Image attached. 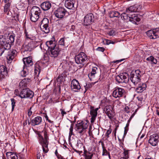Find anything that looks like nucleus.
<instances>
[{
  "label": "nucleus",
  "mask_w": 159,
  "mask_h": 159,
  "mask_svg": "<svg viewBox=\"0 0 159 159\" xmlns=\"http://www.w3.org/2000/svg\"><path fill=\"white\" fill-rule=\"evenodd\" d=\"M66 76L67 75L66 72L64 71L59 76L61 77L62 78H63V79H65Z\"/></svg>",
  "instance_id": "43"
},
{
  "label": "nucleus",
  "mask_w": 159,
  "mask_h": 159,
  "mask_svg": "<svg viewBox=\"0 0 159 159\" xmlns=\"http://www.w3.org/2000/svg\"><path fill=\"white\" fill-rule=\"evenodd\" d=\"M49 20L47 18H44L42 21V23L40 26H44L46 25H48Z\"/></svg>",
  "instance_id": "35"
},
{
  "label": "nucleus",
  "mask_w": 159,
  "mask_h": 159,
  "mask_svg": "<svg viewBox=\"0 0 159 159\" xmlns=\"http://www.w3.org/2000/svg\"><path fill=\"white\" fill-rule=\"evenodd\" d=\"M127 130L128 129H126V128H125L124 135L126 134Z\"/></svg>",
  "instance_id": "59"
},
{
  "label": "nucleus",
  "mask_w": 159,
  "mask_h": 159,
  "mask_svg": "<svg viewBox=\"0 0 159 159\" xmlns=\"http://www.w3.org/2000/svg\"><path fill=\"white\" fill-rule=\"evenodd\" d=\"M125 93V91L123 89L116 87L113 92L112 95L113 97L117 98L122 97Z\"/></svg>",
  "instance_id": "10"
},
{
  "label": "nucleus",
  "mask_w": 159,
  "mask_h": 159,
  "mask_svg": "<svg viewBox=\"0 0 159 159\" xmlns=\"http://www.w3.org/2000/svg\"><path fill=\"white\" fill-rule=\"evenodd\" d=\"M46 44L48 47V51L55 48L56 47H59L58 45L57 44L56 42L54 40L47 41L46 42Z\"/></svg>",
  "instance_id": "20"
},
{
  "label": "nucleus",
  "mask_w": 159,
  "mask_h": 159,
  "mask_svg": "<svg viewBox=\"0 0 159 159\" xmlns=\"http://www.w3.org/2000/svg\"><path fill=\"white\" fill-rule=\"evenodd\" d=\"M34 1V0H28L29 2L30 3L33 2Z\"/></svg>",
  "instance_id": "60"
},
{
  "label": "nucleus",
  "mask_w": 159,
  "mask_h": 159,
  "mask_svg": "<svg viewBox=\"0 0 159 159\" xmlns=\"http://www.w3.org/2000/svg\"><path fill=\"white\" fill-rule=\"evenodd\" d=\"M5 49H4L2 47H0V56H1L3 53L4 52Z\"/></svg>",
  "instance_id": "49"
},
{
  "label": "nucleus",
  "mask_w": 159,
  "mask_h": 159,
  "mask_svg": "<svg viewBox=\"0 0 159 159\" xmlns=\"http://www.w3.org/2000/svg\"><path fill=\"white\" fill-rule=\"evenodd\" d=\"M64 39L62 38L58 42V46H59V45L64 46Z\"/></svg>",
  "instance_id": "41"
},
{
  "label": "nucleus",
  "mask_w": 159,
  "mask_h": 159,
  "mask_svg": "<svg viewBox=\"0 0 159 159\" xmlns=\"http://www.w3.org/2000/svg\"><path fill=\"white\" fill-rule=\"evenodd\" d=\"M64 80H65V79L59 76H58L57 78V82L59 84H61L62 82Z\"/></svg>",
  "instance_id": "39"
},
{
  "label": "nucleus",
  "mask_w": 159,
  "mask_h": 159,
  "mask_svg": "<svg viewBox=\"0 0 159 159\" xmlns=\"http://www.w3.org/2000/svg\"><path fill=\"white\" fill-rule=\"evenodd\" d=\"M112 109V108L111 106H108L105 107L104 110L109 118L111 120L113 117V111Z\"/></svg>",
  "instance_id": "18"
},
{
  "label": "nucleus",
  "mask_w": 159,
  "mask_h": 159,
  "mask_svg": "<svg viewBox=\"0 0 159 159\" xmlns=\"http://www.w3.org/2000/svg\"><path fill=\"white\" fill-rule=\"evenodd\" d=\"M14 153L11 152H7L6 153V156L7 158L8 159H11V157H12V156L13 155V154Z\"/></svg>",
  "instance_id": "38"
},
{
  "label": "nucleus",
  "mask_w": 159,
  "mask_h": 159,
  "mask_svg": "<svg viewBox=\"0 0 159 159\" xmlns=\"http://www.w3.org/2000/svg\"><path fill=\"white\" fill-rule=\"evenodd\" d=\"M115 30H112L108 32V34L110 35H114L115 34Z\"/></svg>",
  "instance_id": "45"
},
{
  "label": "nucleus",
  "mask_w": 159,
  "mask_h": 159,
  "mask_svg": "<svg viewBox=\"0 0 159 159\" xmlns=\"http://www.w3.org/2000/svg\"><path fill=\"white\" fill-rule=\"evenodd\" d=\"M61 51V50L59 47H56L55 48L48 51L49 55L52 57L55 58L58 56Z\"/></svg>",
  "instance_id": "14"
},
{
  "label": "nucleus",
  "mask_w": 159,
  "mask_h": 159,
  "mask_svg": "<svg viewBox=\"0 0 159 159\" xmlns=\"http://www.w3.org/2000/svg\"><path fill=\"white\" fill-rule=\"evenodd\" d=\"M74 5V0H65V7L70 9H72Z\"/></svg>",
  "instance_id": "21"
},
{
  "label": "nucleus",
  "mask_w": 159,
  "mask_h": 159,
  "mask_svg": "<svg viewBox=\"0 0 159 159\" xmlns=\"http://www.w3.org/2000/svg\"><path fill=\"white\" fill-rule=\"evenodd\" d=\"M75 59L77 64H82L87 61L88 58L85 53L81 52L75 57Z\"/></svg>",
  "instance_id": "8"
},
{
  "label": "nucleus",
  "mask_w": 159,
  "mask_h": 159,
  "mask_svg": "<svg viewBox=\"0 0 159 159\" xmlns=\"http://www.w3.org/2000/svg\"><path fill=\"white\" fill-rule=\"evenodd\" d=\"M4 1L6 3L4 6V12H7L10 10V7L11 1V0H4Z\"/></svg>",
  "instance_id": "26"
},
{
  "label": "nucleus",
  "mask_w": 159,
  "mask_h": 159,
  "mask_svg": "<svg viewBox=\"0 0 159 159\" xmlns=\"http://www.w3.org/2000/svg\"><path fill=\"white\" fill-rule=\"evenodd\" d=\"M96 116H92V117L91 118V122L92 123H93L95 120V118Z\"/></svg>",
  "instance_id": "54"
},
{
  "label": "nucleus",
  "mask_w": 159,
  "mask_h": 159,
  "mask_svg": "<svg viewBox=\"0 0 159 159\" xmlns=\"http://www.w3.org/2000/svg\"><path fill=\"white\" fill-rule=\"evenodd\" d=\"M120 16L122 19L127 21L129 20L130 21L135 24H137L136 22H139L140 20L136 14L131 15L129 13H127L126 11L125 12L121 14Z\"/></svg>",
  "instance_id": "2"
},
{
  "label": "nucleus",
  "mask_w": 159,
  "mask_h": 159,
  "mask_svg": "<svg viewBox=\"0 0 159 159\" xmlns=\"http://www.w3.org/2000/svg\"><path fill=\"white\" fill-rule=\"evenodd\" d=\"M159 33V28H157L150 30L146 32L147 36L150 39H155L159 37L158 34Z\"/></svg>",
  "instance_id": "9"
},
{
  "label": "nucleus",
  "mask_w": 159,
  "mask_h": 159,
  "mask_svg": "<svg viewBox=\"0 0 159 159\" xmlns=\"http://www.w3.org/2000/svg\"><path fill=\"white\" fill-rule=\"evenodd\" d=\"M94 16L92 13L87 14L84 18V24L85 25L91 24L93 21Z\"/></svg>",
  "instance_id": "11"
},
{
  "label": "nucleus",
  "mask_w": 159,
  "mask_h": 159,
  "mask_svg": "<svg viewBox=\"0 0 159 159\" xmlns=\"http://www.w3.org/2000/svg\"><path fill=\"white\" fill-rule=\"evenodd\" d=\"M23 70L21 72V74L22 76L25 77L28 74V71H27V67L23 66Z\"/></svg>",
  "instance_id": "34"
},
{
  "label": "nucleus",
  "mask_w": 159,
  "mask_h": 159,
  "mask_svg": "<svg viewBox=\"0 0 159 159\" xmlns=\"http://www.w3.org/2000/svg\"><path fill=\"white\" fill-rule=\"evenodd\" d=\"M34 95V92L29 89H25L22 90L19 94V96L21 98H32Z\"/></svg>",
  "instance_id": "6"
},
{
  "label": "nucleus",
  "mask_w": 159,
  "mask_h": 159,
  "mask_svg": "<svg viewBox=\"0 0 159 159\" xmlns=\"http://www.w3.org/2000/svg\"><path fill=\"white\" fill-rule=\"evenodd\" d=\"M129 125V123H128L127 124H126V127H125V128H126V129H127V127H128Z\"/></svg>",
  "instance_id": "64"
},
{
  "label": "nucleus",
  "mask_w": 159,
  "mask_h": 159,
  "mask_svg": "<svg viewBox=\"0 0 159 159\" xmlns=\"http://www.w3.org/2000/svg\"><path fill=\"white\" fill-rule=\"evenodd\" d=\"M111 41L107 40V43L108 44H109L111 43Z\"/></svg>",
  "instance_id": "58"
},
{
  "label": "nucleus",
  "mask_w": 159,
  "mask_h": 159,
  "mask_svg": "<svg viewBox=\"0 0 159 159\" xmlns=\"http://www.w3.org/2000/svg\"><path fill=\"white\" fill-rule=\"evenodd\" d=\"M111 129H109L107 130V131L106 133V136L107 138L109 137V134L111 133Z\"/></svg>",
  "instance_id": "48"
},
{
  "label": "nucleus",
  "mask_w": 159,
  "mask_h": 159,
  "mask_svg": "<svg viewBox=\"0 0 159 159\" xmlns=\"http://www.w3.org/2000/svg\"><path fill=\"white\" fill-rule=\"evenodd\" d=\"M66 11L62 7H60L56 10L54 12L55 16L58 18H62L65 15Z\"/></svg>",
  "instance_id": "12"
},
{
  "label": "nucleus",
  "mask_w": 159,
  "mask_h": 159,
  "mask_svg": "<svg viewBox=\"0 0 159 159\" xmlns=\"http://www.w3.org/2000/svg\"><path fill=\"white\" fill-rule=\"evenodd\" d=\"M11 159H18V157L15 153H14L13 155L12 156Z\"/></svg>",
  "instance_id": "52"
},
{
  "label": "nucleus",
  "mask_w": 159,
  "mask_h": 159,
  "mask_svg": "<svg viewBox=\"0 0 159 159\" xmlns=\"http://www.w3.org/2000/svg\"><path fill=\"white\" fill-rule=\"evenodd\" d=\"M120 13L117 11H113L110 13V17L111 18L116 17L119 18L120 16Z\"/></svg>",
  "instance_id": "28"
},
{
  "label": "nucleus",
  "mask_w": 159,
  "mask_h": 159,
  "mask_svg": "<svg viewBox=\"0 0 159 159\" xmlns=\"http://www.w3.org/2000/svg\"><path fill=\"white\" fill-rule=\"evenodd\" d=\"M60 111H61V114L62 115V116H64V115L66 114V112L63 109H60Z\"/></svg>",
  "instance_id": "53"
},
{
  "label": "nucleus",
  "mask_w": 159,
  "mask_h": 159,
  "mask_svg": "<svg viewBox=\"0 0 159 159\" xmlns=\"http://www.w3.org/2000/svg\"><path fill=\"white\" fill-rule=\"evenodd\" d=\"M41 121V117L40 116H37L31 120V124L33 126H35L39 124Z\"/></svg>",
  "instance_id": "24"
},
{
  "label": "nucleus",
  "mask_w": 159,
  "mask_h": 159,
  "mask_svg": "<svg viewBox=\"0 0 159 159\" xmlns=\"http://www.w3.org/2000/svg\"><path fill=\"white\" fill-rule=\"evenodd\" d=\"M146 88V84L145 83L140 84L136 89V91L138 93H140L145 90Z\"/></svg>",
  "instance_id": "23"
},
{
  "label": "nucleus",
  "mask_w": 159,
  "mask_h": 159,
  "mask_svg": "<svg viewBox=\"0 0 159 159\" xmlns=\"http://www.w3.org/2000/svg\"><path fill=\"white\" fill-rule=\"evenodd\" d=\"M142 73L139 70L132 71L130 74V79L131 81L135 85H136L140 81V77Z\"/></svg>",
  "instance_id": "3"
},
{
  "label": "nucleus",
  "mask_w": 159,
  "mask_h": 159,
  "mask_svg": "<svg viewBox=\"0 0 159 159\" xmlns=\"http://www.w3.org/2000/svg\"><path fill=\"white\" fill-rule=\"evenodd\" d=\"M42 9L44 11H47L49 10L51 7V3L48 2H43L41 4Z\"/></svg>",
  "instance_id": "22"
},
{
  "label": "nucleus",
  "mask_w": 159,
  "mask_h": 159,
  "mask_svg": "<svg viewBox=\"0 0 159 159\" xmlns=\"http://www.w3.org/2000/svg\"><path fill=\"white\" fill-rule=\"evenodd\" d=\"M11 105H12V111H13L14 108L15 104L16 103V101L13 98H11Z\"/></svg>",
  "instance_id": "42"
},
{
  "label": "nucleus",
  "mask_w": 159,
  "mask_h": 159,
  "mask_svg": "<svg viewBox=\"0 0 159 159\" xmlns=\"http://www.w3.org/2000/svg\"><path fill=\"white\" fill-rule=\"evenodd\" d=\"M126 76L123 74L117 75L116 77V80L119 83L124 82L126 79Z\"/></svg>",
  "instance_id": "25"
},
{
  "label": "nucleus",
  "mask_w": 159,
  "mask_h": 159,
  "mask_svg": "<svg viewBox=\"0 0 159 159\" xmlns=\"http://www.w3.org/2000/svg\"><path fill=\"white\" fill-rule=\"evenodd\" d=\"M71 88L74 91L78 92L80 89L81 87L78 81L75 79H74L71 81Z\"/></svg>",
  "instance_id": "16"
},
{
  "label": "nucleus",
  "mask_w": 159,
  "mask_h": 159,
  "mask_svg": "<svg viewBox=\"0 0 159 159\" xmlns=\"http://www.w3.org/2000/svg\"><path fill=\"white\" fill-rule=\"evenodd\" d=\"M40 70L39 68H35L34 69V73L36 76H38L39 74Z\"/></svg>",
  "instance_id": "46"
},
{
  "label": "nucleus",
  "mask_w": 159,
  "mask_h": 159,
  "mask_svg": "<svg viewBox=\"0 0 159 159\" xmlns=\"http://www.w3.org/2000/svg\"><path fill=\"white\" fill-rule=\"evenodd\" d=\"M31 44L30 43H28L27 44L23 45V47L25 51H30L31 50L32 47H31Z\"/></svg>",
  "instance_id": "29"
},
{
  "label": "nucleus",
  "mask_w": 159,
  "mask_h": 159,
  "mask_svg": "<svg viewBox=\"0 0 159 159\" xmlns=\"http://www.w3.org/2000/svg\"><path fill=\"white\" fill-rule=\"evenodd\" d=\"M98 110V108H96L95 109L92 108L90 112V114L91 116H96L98 114L97 111Z\"/></svg>",
  "instance_id": "33"
},
{
  "label": "nucleus",
  "mask_w": 159,
  "mask_h": 159,
  "mask_svg": "<svg viewBox=\"0 0 159 159\" xmlns=\"http://www.w3.org/2000/svg\"><path fill=\"white\" fill-rule=\"evenodd\" d=\"M19 86L20 88H23L26 86V84L24 80L21 81L19 83Z\"/></svg>",
  "instance_id": "40"
},
{
  "label": "nucleus",
  "mask_w": 159,
  "mask_h": 159,
  "mask_svg": "<svg viewBox=\"0 0 159 159\" xmlns=\"http://www.w3.org/2000/svg\"><path fill=\"white\" fill-rule=\"evenodd\" d=\"M146 60L150 62L151 64H156L157 63V60L153 56H151L147 57Z\"/></svg>",
  "instance_id": "27"
},
{
  "label": "nucleus",
  "mask_w": 159,
  "mask_h": 159,
  "mask_svg": "<svg viewBox=\"0 0 159 159\" xmlns=\"http://www.w3.org/2000/svg\"><path fill=\"white\" fill-rule=\"evenodd\" d=\"M75 27L74 25H72L71 26V28L70 29L71 31H73L75 29Z\"/></svg>",
  "instance_id": "57"
},
{
  "label": "nucleus",
  "mask_w": 159,
  "mask_h": 159,
  "mask_svg": "<svg viewBox=\"0 0 159 159\" xmlns=\"http://www.w3.org/2000/svg\"><path fill=\"white\" fill-rule=\"evenodd\" d=\"M40 26L41 28L43 29V31L45 33H47L49 32L50 30L48 25H46Z\"/></svg>",
  "instance_id": "32"
},
{
  "label": "nucleus",
  "mask_w": 159,
  "mask_h": 159,
  "mask_svg": "<svg viewBox=\"0 0 159 159\" xmlns=\"http://www.w3.org/2000/svg\"><path fill=\"white\" fill-rule=\"evenodd\" d=\"M97 69L96 67H94L92 68L91 73L88 75L89 78H90V77H91V78L94 77V75L96 73V71Z\"/></svg>",
  "instance_id": "30"
},
{
  "label": "nucleus",
  "mask_w": 159,
  "mask_h": 159,
  "mask_svg": "<svg viewBox=\"0 0 159 159\" xmlns=\"http://www.w3.org/2000/svg\"><path fill=\"white\" fill-rule=\"evenodd\" d=\"M128 158H127V157H121L120 159H128Z\"/></svg>",
  "instance_id": "61"
},
{
  "label": "nucleus",
  "mask_w": 159,
  "mask_h": 159,
  "mask_svg": "<svg viewBox=\"0 0 159 159\" xmlns=\"http://www.w3.org/2000/svg\"><path fill=\"white\" fill-rule=\"evenodd\" d=\"M44 138L41 135H39V143L42 146L43 151L45 153H46L48 151V137L46 133H44Z\"/></svg>",
  "instance_id": "5"
},
{
  "label": "nucleus",
  "mask_w": 159,
  "mask_h": 159,
  "mask_svg": "<svg viewBox=\"0 0 159 159\" xmlns=\"http://www.w3.org/2000/svg\"><path fill=\"white\" fill-rule=\"evenodd\" d=\"M97 50L98 51L103 52L105 50V48L103 47H98L97 49Z\"/></svg>",
  "instance_id": "51"
},
{
  "label": "nucleus",
  "mask_w": 159,
  "mask_h": 159,
  "mask_svg": "<svg viewBox=\"0 0 159 159\" xmlns=\"http://www.w3.org/2000/svg\"><path fill=\"white\" fill-rule=\"evenodd\" d=\"M16 51V50H13L11 53V55H9L7 57V58L9 60H12L14 59V55H15V52Z\"/></svg>",
  "instance_id": "36"
},
{
  "label": "nucleus",
  "mask_w": 159,
  "mask_h": 159,
  "mask_svg": "<svg viewBox=\"0 0 159 159\" xmlns=\"http://www.w3.org/2000/svg\"><path fill=\"white\" fill-rule=\"evenodd\" d=\"M84 154L85 157V159H91L93 156V154H91L90 152L84 151Z\"/></svg>",
  "instance_id": "31"
},
{
  "label": "nucleus",
  "mask_w": 159,
  "mask_h": 159,
  "mask_svg": "<svg viewBox=\"0 0 159 159\" xmlns=\"http://www.w3.org/2000/svg\"><path fill=\"white\" fill-rule=\"evenodd\" d=\"M7 70L6 67L3 65L0 66V80L4 78L7 75Z\"/></svg>",
  "instance_id": "17"
},
{
  "label": "nucleus",
  "mask_w": 159,
  "mask_h": 159,
  "mask_svg": "<svg viewBox=\"0 0 159 159\" xmlns=\"http://www.w3.org/2000/svg\"><path fill=\"white\" fill-rule=\"evenodd\" d=\"M23 61L24 64L23 66L26 67H30L33 64V63L32 61V59L30 57L24 58L23 59Z\"/></svg>",
  "instance_id": "19"
},
{
  "label": "nucleus",
  "mask_w": 159,
  "mask_h": 159,
  "mask_svg": "<svg viewBox=\"0 0 159 159\" xmlns=\"http://www.w3.org/2000/svg\"><path fill=\"white\" fill-rule=\"evenodd\" d=\"M31 108L32 107H30V108L29 109L28 112V116H30L32 114V112L31 111Z\"/></svg>",
  "instance_id": "50"
},
{
  "label": "nucleus",
  "mask_w": 159,
  "mask_h": 159,
  "mask_svg": "<svg viewBox=\"0 0 159 159\" xmlns=\"http://www.w3.org/2000/svg\"><path fill=\"white\" fill-rule=\"evenodd\" d=\"M88 127L87 123H84L82 121L77 123L75 127L76 131L80 134H84L86 131V129Z\"/></svg>",
  "instance_id": "7"
},
{
  "label": "nucleus",
  "mask_w": 159,
  "mask_h": 159,
  "mask_svg": "<svg viewBox=\"0 0 159 159\" xmlns=\"http://www.w3.org/2000/svg\"><path fill=\"white\" fill-rule=\"evenodd\" d=\"M129 152V150H125L123 152V154H124V157H127V158H129V155H128Z\"/></svg>",
  "instance_id": "44"
},
{
  "label": "nucleus",
  "mask_w": 159,
  "mask_h": 159,
  "mask_svg": "<svg viewBox=\"0 0 159 159\" xmlns=\"http://www.w3.org/2000/svg\"><path fill=\"white\" fill-rule=\"evenodd\" d=\"M14 16L16 17V18L17 19H18V14H16V16Z\"/></svg>",
  "instance_id": "63"
},
{
  "label": "nucleus",
  "mask_w": 159,
  "mask_h": 159,
  "mask_svg": "<svg viewBox=\"0 0 159 159\" xmlns=\"http://www.w3.org/2000/svg\"><path fill=\"white\" fill-rule=\"evenodd\" d=\"M15 35L14 34H9L7 35H0V44L4 49L9 50L11 47V44L15 40Z\"/></svg>",
  "instance_id": "1"
},
{
  "label": "nucleus",
  "mask_w": 159,
  "mask_h": 159,
  "mask_svg": "<svg viewBox=\"0 0 159 159\" xmlns=\"http://www.w3.org/2000/svg\"><path fill=\"white\" fill-rule=\"evenodd\" d=\"M159 139V136L157 135L153 134L151 135L148 140L149 143L153 146H156L157 144Z\"/></svg>",
  "instance_id": "15"
},
{
  "label": "nucleus",
  "mask_w": 159,
  "mask_h": 159,
  "mask_svg": "<svg viewBox=\"0 0 159 159\" xmlns=\"http://www.w3.org/2000/svg\"><path fill=\"white\" fill-rule=\"evenodd\" d=\"M31 14L30 19L31 20L34 22L36 21L39 19L41 12V11L38 7L36 6L33 7L31 10Z\"/></svg>",
  "instance_id": "4"
},
{
  "label": "nucleus",
  "mask_w": 159,
  "mask_h": 159,
  "mask_svg": "<svg viewBox=\"0 0 159 159\" xmlns=\"http://www.w3.org/2000/svg\"><path fill=\"white\" fill-rule=\"evenodd\" d=\"M37 159H44L43 158L42 156V153L40 152L38 153L37 154Z\"/></svg>",
  "instance_id": "47"
},
{
  "label": "nucleus",
  "mask_w": 159,
  "mask_h": 159,
  "mask_svg": "<svg viewBox=\"0 0 159 159\" xmlns=\"http://www.w3.org/2000/svg\"><path fill=\"white\" fill-rule=\"evenodd\" d=\"M142 6L140 5H134L130 6L126 9V12L127 13L130 14L132 12H135L139 11L141 10Z\"/></svg>",
  "instance_id": "13"
},
{
  "label": "nucleus",
  "mask_w": 159,
  "mask_h": 159,
  "mask_svg": "<svg viewBox=\"0 0 159 159\" xmlns=\"http://www.w3.org/2000/svg\"><path fill=\"white\" fill-rule=\"evenodd\" d=\"M107 155H108L109 158L110 159L111 157L109 152H108L106 149L103 148L102 155L103 156H107Z\"/></svg>",
  "instance_id": "37"
},
{
  "label": "nucleus",
  "mask_w": 159,
  "mask_h": 159,
  "mask_svg": "<svg viewBox=\"0 0 159 159\" xmlns=\"http://www.w3.org/2000/svg\"><path fill=\"white\" fill-rule=\"evenodd\" d=\"M123 61V60L122 59H121L120 60H117V61H114V63H115L116 62H121V61Z\"/></svg>",
  "instance_id": "62"
},
{
  "label": "nucleus",
  "mask_w": 159,
  "mask_h": 159,
  "mask_svg": "<svg viewBox=\"0 0 159 159\" xmlns=\"http://www.w3.org/2000/svg\"><path fill=\"white\" fill-rule=\"evenodd\" d=\"M125 110L127 113H129V108L128 107H125Z\"/></svg>",
  "instance_id": "56"
},
{
  "label": "nucleus",
  "mask_w": 159,
  "mask_h": 159,
  "mask_svg": "<svg viewBox=\"0 0 159 159\" xmlns=\"http://www.w3.org/2000/svg\"><path fill=\"white\" fill-rule=\"evenodd\" d=\"M73 130V127L71 126L70 128V132H69V135H71L72 134V131Z\"/></svg>",
  "instance_id": "55"
}]
</instances>
